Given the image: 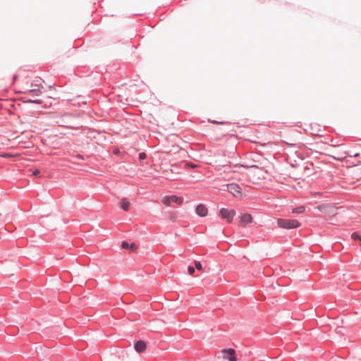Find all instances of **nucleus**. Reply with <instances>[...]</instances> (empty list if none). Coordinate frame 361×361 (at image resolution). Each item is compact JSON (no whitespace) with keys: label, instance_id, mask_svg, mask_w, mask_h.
<instances>
[{"label":"nucleus","instance_id":"nucleus-1","mask_svg":"<svg viewBox=\"0 0 361 361\" xmlns=\"http://www.w3.org/2000/svg\"><path fill=\"white\" fill-rule=\"evenodd\" d=\"M277 224L279 227L286 229L296 228L300 226V224L297 220L285 219H279Z\"/></svg>","mask_w":361,"mask_h":361},{"label":"nucleus","instance_id":"nucleus-2","mask_svg":"<svg viewBox=\"0 0 361 361\" xmlns=\"http://www.w3.org/2000/svg\"><path fill=\"white\" fill-rule=\"evenodd\" d=\"M161 201L162 204L166 206H171L173 203L180 205L183 202V199L176 195H170L163 197Z\"/></svg>","mask_w":361,"mask_h":361},{"label":"nucleus","instance_id":"nucleus-3","mask_svg":"<svg viewBox=\"0 0 361 361\" xmlns=\"http://www.w3.org/2000/svg\"><path fill=\"white\" fill-rule=\"evenodd\" d=\"M220 216L224 219H226L227 222H232L234 216H235V212L233 209H228L226 208H222L219 211Z\"/></svg>","mask_w":361,"mask_h":361},{"label":"nucleus","instance_id":"nucleus-4","mask_svg":"<svg viewBox=\"0 0 361 361\" xmlns=\"http://www.w3.org/2000/svg\"><path fill=\"white\" fill-rule=\"evenodd\" d=\"M226 190L234 196L238 197L241 194L240 186L235 183H231L226 185Z\"/></svg>","mask_w":361,"mask_h":361},{"label":"nucleus","instance_id":"nucleus-5","mask_svg":"<svg viewBox=\"0 0 361 361\" xmlns=\"http://www.w3.org/2000/svg\"><path fill=\"white\" fill-rule=\"evenodd\" d=\"M222 353L225 359H228L229 361H236L234 349L230 348L228 350H222Z\"/></svg>","mask_w":361,"mask_h":361},{"label":"nucleus","instance_id":"nucleus-6","mask_svg":"<svg viewBox=\"0 0 361 361\" xmlns=\"http://www.w3.org/2000/svg\"><path fill=\"white\" fill-rule=\"evenodd\" d=\"M195 212L196 214L201 217L206 216L208 213L207 208L202 204H200L196 207Z\"/></svg>","mask_w":361,"mask_h":361},{"label":"nucleus","instance_id":"nucleus-7","mask_svg":"<svg viewBox=\"0 0 361 361\" xmlns=\"http://www.w3.org/2000/svg\"><path fill=\"white\" fill-rule=\"evenodd\" d=\"M134 348L137 353H142L146 348V343L142 341H137L134 345Z\"/></svg>","mask_w":361,"mask_h":361},{"label":"nucleus","instance_id":"nucleus-8","mask_svg":"<svg viewBox=\"0 0 361 361\" xmlns=\"http://www.w3.org/2000/svg\"><path fill=\"white\" fill-rule=\"evenodd\" d=\"M252 221V217L249 214H243L240 216V222L241 224H247L251 223Z\"/></svg>","mask_w":361,"mask_h":361},{"label":"nucleus","instance_id":"nucleus-9","mask_svg":"<svg viewBox=\"0 0 361 361\" xmlns=\"http://www.w3.org/2000/svg\"><path fill=\"white\" fill-rule=\"evenodd\" d=\"M121 247L123 249H129L132 250L136 248V245L134 243L129 244L126 241L122 242Z\"/></svg>","mask_w":361,"mask_h":361},{"label":"nucleus","instance_id":"nucleus-10","mask_svg":"<svg viewBox=\"0 0 361 361\" xmlns=\"http://www.w3.org/2000/svg\"><path fill=\"white\" fill-rule=\"evenodd\" d=\"M121 207L124 211H128L130 207V202L126 199H122L121 201Z\"/></svg>","mask_w":361,"mask_h":361},{"label":"nucleus","instance_id":"nucleus-11","mask_svg":"<svg viewBox=\"0 0 361 361\" xmlns=\"http://www.w3.org/2000/svg\"><path fill=\"white\" fill-rule=\"evenodd\" d=\"M360 155V152L352 151L350 152H345L344 158L349 157H357Z\"/></svg>","mask_w":361,"mask_h":361},{"label":"nucleus","instance_id":"nucleus-12","mask_svg":"<svg viewBox=\"0 0 361 361\" xmlns=\"http://www.w3.org/2000/svg\"><path fill=\"white\" fill-rule=\"evenodd\" d=\"M304 212H305V207H303V206L296 207L292 210V212L295 213V214H300Z\"/></svg>","mask_w":361,"mask_h":361},{"label":"nucleus","instance_id":"nucleus-13","mask_svg":"<svg viewBox=\"0 0 361 361\" xmlns=\"http://www.w3.org/2000/svg\"><path fill=\"white\" fill-rule=\"evenodd\" d=\"M195 268L199 270V271H202V265L201 264L200 262L199 261H195Z\"/></svg>","mask_w":361,"mask_h":361},{"label":"nucleus","instance_id":"nucleus-14","mask_svg":"<svg viewBox=\"0 0 361 361\" xmlns=\"http://www.w3.org/2000/svg\"><path fill=\"white\" fill-rule=\"evenodd\" d=\"M195 272V268L192 267H188V273L190 274V275H192Z\"/></svg>","mask_w":361,"mask_h":361},{"label":"nucleus","instance_id":"nucleus-15","mask_svg":"<svg viewBox=\"0 0 361 361\" xmlns=\"http://www.w3.org/2000/svg\"><path fill=\"white\" fill-rule=\"evenodd\" d=\"M27 102H31V103L38 104H41L42 103V101L39 99H36V100L28 99Z\"/></svg>","mask_w":361,"mask_h":361},{"label":"nucleus","instance_id":"nucleus-16","mask_svg":"<svg viewBox=\"0 0 361 361\" xmlns=\"http://www.w3.org/2000/svg\"><path fill=\"white\" fill-rule=\"evenodd\" d=\"M56 123L58 126H66V127H68V126L66 125V123H64L63 121H56Z\"/></svg>","mask_w":361,"mask_h":361},{"label":"nucleus","instance_id":"nucleus-17","mask_svg":"<svg viewBox=\"0 0 361 361\" xmlns=\"http://www.w3.org/2000/svg\"><path fill=\"white\" fill-rule=\"evenodd\" d=\"M40 173V171L39 169H35L32 171V175L34 176H37Z\"/></svg>","mask_w":361,"mask_h":361},{"label":"nucleus","instance_id":"nucleus-18","mask_svg":"<svg viewBox=\"0 0 361 361\" xmlns=\"http://www.w3.org/2000/svg\"><path fill=\"white\" fill-rule=\"evenodd\" d=\"M114 155H116V156H118V155L123 156V154H121V152H120L118 149H115L114 150Z\"/></svg>","mask_w":361,"mask_h":361},{"label":"nucleus","instance_id":"nucleus-19","mask_svg":"<svg viewBox=\"0 0 361 361\" xmlns=\"http://www.w3.org/2000/svg\"><path fill=\"white\" fill-rule=\"evenodd\" d=\"M185 166H190V167H196V165L195 164H189V163H185Z\"/></svg>","mask_w":361,"mask_h":361},{"label":"nucleus","instance_id":"nucleus-20","mask_svg":"<svg viewBox=\"0 0 361 361\" xmlns=\"http://www.w3.org/2000/svg\"><path fill=\"white\" fill-rule=\"evenodd\" d=\"M146 154L143 152L139 154V158H145Z\"/></svg>","mask_w":361,"mask_h":361}]
</instances>
